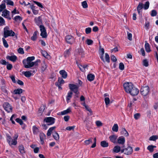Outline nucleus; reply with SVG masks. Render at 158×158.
I'll return each instance as SVG.
<instances>
[{"label": "nucleus", "mask_w": 158, "mask_h": 158, "mask_svg": "<svg viewBox=\"0 0 158 158\" xmlns=\"http://www.w3.org/2000/svg\"><path fill=\"white\" fill-rule=\"evenodd\" d=\"M35 60V57L33 56L28 57L26 60H24L23 63L24 67L26 68H30L34 66V63L32 61Z\"/></svg>", "instance_id": "f257e3e1"}, {"label": "nucleus", "mask_w": 158, "mask_h": 158, "mask_svg": "<svg viewBox=\"0 0 158 158\" xmlns=\"http://www.w3.org/2000/svg\"><path fill=\"white\" fill-rule=\"evenodd\" d=\"M15 33L12 30H10L9 27L6 26L4 29V37L6 38L8 36H14Z\"/></svg>", "instance_id": "f03ea898"}, {"label": "nucleus", "mask_w": 158, "mask_h": 158, "mask_svg": "<svg viewBox=\"0 0 158 158\" xmlns=\"http://www.w3.org/2000/svg\"><path fill=\"white\" fill-rule=\"evenodd\" d=\"M121 153H123L124 154L126 155H130L132 154L133 152V149L131 146H128L126 148L122 149L121 150Z\"/></svg>", "instance_id": "7ed1b4c3"}, {"label": "nucleus", "mask_w": 158, "mask_h": 158, "mask_svg": "<svg viewBox=\"0 0 158 158\" xmlns=\"http://www.w3.org/2000/svg\"><path fill=\"white\" fill-rule=\"evenodd\" d=\"M123 85L126 92L128 93L134 86V85L131 82L125 83Z\"/></svg>", "instance_id": "20e7f679"}, {"label": "nucleus", "mask_w": 158, "mask_h": 158, "mask_svg": "<svg viewBox=\"0 0 158 158\" xmlns=\"http://www.w3.org/2000/svg\"><path fill=\"white\" fill-rule=\"evenodd\" d=\"M149 88L148 86L142 87L140 90L141 94L144 96L147 95L149 94Z\"/></svg>", "instance_id": "39448f33"}, {"label": "nucleus", "mask_w": 158, "mask_h": 158, "mask_svg": "<svg viewBox=\"0 0 158 158\" xmlns=\"http://www.w3.org/2000/svg\"><path fill=\"white\" fill-rule=\"evenodd\" d=\"M44 120L46 123L44 125L45 127L46 125H49L53 124L55 122V119L54 118L50 117L45 118Z\"/></svg>", "instance_id": "423d86ee"}, {"label": "nucleus", "mask_w": 158, "mask_h": 158, "mask_svg": "<svg viewBox=\"0 0 158 158\" xmlns=\"http://www.w3.org/2000/svg\"><path fill=\"white\" fill-rule=\"evenodd\" d=\"M39 27L41 31L40 35L43 38H46L47 36L46 30L44 26L42 25L40 26Z\"/></svg>", "instance_id": "0eeeda50"}, {"label": "nucleus", "mask_w": 158, "mask_h": 158, "mask_svg": "<svg viewBox=\"0 0 158 158\" xmlns=\"http://www.w3.org/2000/svg\"><path fill=\"white\" fill-rule=\"evenodd\" d=\"M69 87L70 89L73 91L75 94H79L78 89L79 86L78 85L73 84H69Z\"/></svg>", "instance_id": "6e6552de"}, {"label": "nucleus", "mask_w": 158, "mask_h": 158, "mask_svg": "<svg viewBox=\"0 0 158 158\" xmlns=\"http://www.w3.org/2000/svg\"><path fill=\"white\" fill-rule=\"evenodd\" d=\"M65 39L66 42L70 44H72L75 42L74 38L70 35H68L66 36Z\"/></svg>", "instance_id": "1a4fd4ad"}, {"label": "nucleus", "mask_w": 158, "mask_h": 158, "mask_svg": "<svg viewBox=\"0 0 158 158\" xmlns=\"http://www.w3.org/2000/svg\"><path fill=\"white\" fill-rule=\"evenodd\" d=\"M139 93V89L134 86L129 93L132 96H134L137 95Z\"/></svg>", "instance_id": "9d476101"}, {"label": "nucleus", "mask_w": 158, "mask_h": 158, "mask_svg": "<svg viewBox=\"0 0 158 158\" xmlns=\"http://www.w3.org/2000/svg\"><path fill=\"white\" fill-rule=\"evenodd\" d=\"M4 108L8 112H10L12 109V107L8 102H5L3 104Z\"/></svg>", "instance_id": "9b49d317"}, {"label": "nucleus", "mask_w": 158, "mask_h": 158, "mask_svg": "<svg viewBox=\"0 0 158 158\" xmlns=\"http://www.w3.org/2000/svg\"><path fill=\"white\" fill-rule=\"evenodd\" d=\"M35 70L34 69L33 70H30L29 71H23L22 72V73L26 77H30L32 75L33 73H35Z\"/></svg>", "instance_id": "f8f14e48"}, {"label": "nucleus", "mask_w": 158, "mask_h": 158, "mask_svg": "<svg viewBox=\"0 0 158 158\" xmlns=\"http://www.w3.org/2000/svg\"><path fill=\"white\" fill-rule=\"evenodd\" d=\"M2 16L9 20L11 19L10 15V12L6 10H5L3 11L2 12Z\"/></svg>", "instance_id": "ddd939ff"}, {"label": "nucleus", "mask_w": 158, "mask_h": 158, "mask_svg": "<svg viewBox=\"0 0 158 158\" xmlns=\"http://www.w3.org/2000/svg\"><path fill=\"white\" fill-rule=\"evenodd\" d=\"M40 143L43 144L44 143V140L46 139V135L43 133H41L40 135Z\"/></svg>", "instance_id": "4468645a"}, {"label": "nucleus", "mask_w": 158, "mask_h": 158, "mask_svg": "<svg viewBox=\"0 0 158 158\" xmlns=\"http://www.w3.org/2000/svg\"><path fill=\"white\" fill-rule=\"evenodd\" d=\"M35 21L36 24L38 26H40L42 23L41 17L40 16L36 17L35 19Z\"/></svg>", "instance_id": "2eb2a0df"}, {"label": "nucleus", "mask_w": 158, "mask_h": 158, "mask_svg": "<svg viewBox=\"0 0 158 158\" xmlns=\"http://www.w3.org/2000/svg\"><path fill=\"white\" fill-rule=\"evenodd\" d=\"M143 4L141 2H139L137 7V9L139 14L142 13V9L143 8Z\"/></svg>", "instance_id": "dca6fc26"}, {"label": "nucleus", "mask_w": 158, "mask_h": 158, "mask_svg": "<svg viewBox=\"0 0 158 158\" xmlns=\"http://www.w3.org/2000/svg\"><path fill=\"white\" fill-rule=\"evenodd\" d=\"M6 58L13 62H15L17 60V57L15 55L12 56H6Z\"/></svg>", "instance_id": "f3484780"}, {"label": "nucleus", "mask_w": 158, "mask_h": 158, "mask_svg": "<svg viewBox=\"0 0 158 158\" xmlns=\"http://www.w3.org/2000/svg\"><path fill=\"white\" fill-rule=\"evenodd\" d=\"M59 73L63 78L65 79L67 78V73L64 70H60L59 72Z\"/></svg>", "instance_id": "a211bd4d"}, {"label": "nucleus", "mask_w": 158, "mask_h": 158, "mask_svg": "<svg viewBox=\"0 0 158 158\" xmlns=\"http://www.w3.org/2000/svg\"><path fill=\"white\" fill-rule=\"evenodd\" d=\"M73 93L72 91H69L66 96V101L68 103L69 102V101L72 97Z\"/></svg>", "instance_id": "6ab92c4d"}, {"label": "nucleus", "mask_w": 158, "mask_h": 158, "mask_svg": "<svg viewBox=\"0 0 158 158\" xmlns=\"http://www.w3.org/2000/svg\"><path fill=\"white\" fill-rule=\"evenodd\" d=\"M47 68V65L45 61H43L41 63V70L43 72L45 71Z\"/></svg>", "instance_id": "aec40b11"}, {"label": "nucleus", "mask_w": 158, "mask_h": 158, "mask_svg": "<svg viewBox=\"0 0 158 158\" xmlns=\"http://www.w3.org/2000/svg\"><path fill=\"white\" fill-rule=\"evenodd\" d=\"M41 53L42 55L45 58L48 59H50V56L45 51H41Z\"/></svg>", "instance_id": "412c9836"}, {"label": "nucleus", "mask_w": 158, "mask_h": 158, "mask_svg": "<svg viewBox=\"0 0 158 158\" xmlns=\"http://www.w3.org/2000/svg\"><path fill=\"white\" fill-rule=\"evenodd\" d=\"M19 152L22 154H23L25 153V148L23 145H20L19 146Z\"/></svg>", "instance_id": "4be33fe9"}, {"label": "nucleus", "mask_w": 158, "mask_h": 158, "mask_svg": "<svg viewBox=\"0 0 158 158\" xmlns=\"http://www.w3.org/2000/svg\"><path fill=\"white\" fill-rule=\"evenodd\" d=\"M71 49L70 48L66 50L64 52V57H68L70 55Z\"/></svg>", "instance_id": "5701e85b"}, {"label": "nucleus", "mask_w": 158, "mask_h": 158, "mask_svg": "<svg viewBox=\"0 0 158 158\" xmlns=\"http://www.w3.org/2000/svg\"><path fill=\"white\" fill-rule=\"evenodd\" d=\"M71 111L70 107L68 108L67 110L60 112L61 114L62 115L67 114Z\"/></svg>", "instance_id": "b1692460"}, {"label": "nucleus", "mask_w": 158, "mask_h": 158, "mask_svg": "<svg viewBox=\"0 0 158 158\" xmlns=\"http://www.w3.org/2000/svg\"><path fill=\"white\" fill-rule=\"evenodd\" d=\"M145 48L146 51L148 52H150L151 51V50L150 49L149 45V44L147 42V41H145Z\"/></svg>", "instance_id": "393cba45"}, {"label": "nucleus", "mask_w": 158, "mask_h": 158, "mask_svg": "<svg viewBox=\"0 0 158 158\" xmlns=\"http://www.w3.org/2000/svg\"><path fill=\"white\" fill-rule=\"evenodd\" d=\"M125 141V138L123 137H120L118 139V143L119 144H124Z\"/></svg>", "instance_id": "a878e982"}, {"label": "nucleus", "mask_w": 158, "mask_h": 158, "mask_svg": "<svg viewBox=\"0 0 158 158\" xmlns=\"http://www.w3.org/2000/svg\"><path fill=\"white\" fill-rule=\"evenodd\" d=\"M95 76L94 74H89L87 76V79L89 81H93L94 79Z\"/></svg>", "instance_id": "bb28decb"}, {"label": "nucleus", "mask_w": 158, "mask_h": 158, "mask_svg": "<svg viewBox=\"0 0 158 158\" xmlns=\"http://www.w3.org/2000/svg\"><path fill=\"white\" fill-rule=\"evenodd\" d=\"M8 142L10 145H15L17 144V141L16 140L13 139L12 140H9L8 139Z\"/></svg>", "instance_id": "cd10ccee"}, {"label": "nucleus", "mask_w": 158, "mask_h": 158, "mask_svg": "<svg viewBox=\"0 0 158 158\" xmlns=\"http://www.w3.org/2000/svg\"><path fill=\"white\" fill-rule=\"evenodd\" d=\"M121 133L122 135H123L125 136H127L129 135V134L126 129H122L121 131Z\"/></svg>", "instance_id": "c85d7f7f"}, {"label": "nucleus", "mask_w": 158, "mask_h": 158, "mask_svg": "<svg viewBox=\"0 0 158 158\" xmlns=\"http://www.w3.org/2000/svg\"><path fill=\"white\" fill-rule=\"evenodd\" d=\"M117 138V136L115 135H112L109 137L110 141L113 143H115Z\"/></svg>", "instance_id": "c756f323"}, {"label": "nucleus", "mask_w": 158, "mask_h": 158, "mask_svg": "<svg viewBox=\"0 0 158 158\" xmlns=\"http://www.w3.org/2000/svg\"><path fill=\"white\" fill-rule=\"evenodd\" d=\"M23 90L21 89H18L14 90V93L15 94H19L22 93Z\"/></svg>", "instance_id": "7c9ffc66"}, {"label": "nucleus", "mask_w": 158, "mask_h": 158, "mask_svg": "<svg viewBox=\"0 0 158 158\" xmlns=\"http://www.w3.org/2000/svg\"><path fill=\"white\" fill-rule=\"evenodd\" d=\"M100 145L102 147L105 148L108 146V143L105 141H103L101 142Z\"/></svg>", "instance_id": "2f4dec72"}, {"label": "nucleus", "mask_w": 158, "mask_h": 158, "mask_svg": "<svg viewBox=\"0 0 158 158\" xmlns=\"http://www.w3.org/2000/svg\"><path fill=\"white\" fill-rule=\"evenodd\" d=\"M150 3L148 1L146 2L144 4H143V9L145 10L148 9Z\"/></svg>", "instance_id": "473e14b6"}, {"label": "nucleus", "mask_w": 158, "mask_h": 158, "mask_svg": "<svg viewBox=\"0 0 158 158\" xmlns=\"http://www.w3.org/2000/svg\"><path fill=\"white\" fill-rule=\"evenodd\" d=\"M38 32L37 31H35L33 33V36L31 37V39L33 41H35L36 40L37 38V35Z\"/></svg>", "instance_id": "72a5a7b5"}, {"label": "nucleus", "mask_w": 158, "mask_h": 158, "mask_svg": "<svg viewBox=\"0 0 158 158\" xmlns=\"http://www.w3.org/2000/svg\"><path fill=\"white\" fill-rule=\"evenodd\" d=\"M121 148L119 146H115L113 148V151L116 153H118L120 151L121 152Z\"/></svg>", "instance_id": "f704fd0d"}, {"label": "nucleus", "mask_w": 158, "mask_h": 158, "mask_svg": "<svg viewBox=\"0 0 158 158\" xmlns=\"http://www.w3.org/2000/svg\"><path fill=\"white\" fill-rule=\"evenodd\" d=\"M158 139V136L156 135H153L151 136L149 139L150 140L155 141Z\"/></svg>", "instance_id": "c9c22d12"}, {"label": "nucleus", "mask_w": 158, "mask_h": 158, "mask_svg": "<svg viewBox=\"0 0 158 158\" xmlns=\"http://www.w3.org/2000/svg\"><path fill=\"white\" fill-rule=\"evenodd\" d=\"M5 38L4 37L2 38V40L3 41V44L4 46L5 47L7 48L8 47L9 45L6 40L5 39Z\"/></svg>", "instance_id": "e433bc0d"}, {"label": "nucleus", "mask_w": 158, "mask_h": 158, "mask_svg": "<svg viewBox=\"0 0 158 158\" xmlns=\"http://www.w3.org/2000/svg\"><path fill=\"white\" fill-rule=\"evenodd\" d=\"M87 65H80L79 67L80 69L82 72H84L86 69H87Z\"/></svg>", "instance_id": "4c0bfd02"}, {"label": "nucleus", "mask_w": 158, "mask_h": 158, "mask_svg": "<svg viewBox=\"0 0 158 158\" xmlns=\"http://www.w3.org/2000/svg\"><path fill=\"white\" fill-rule=\"evenodd\" d=\"M53 137L55 139L57 140L59 139V136L58 134L56 132L53 133Z\"/></svg>", "instance_id": "58836bf2"}, {"label": "nucleus", "mask_w": 158, "mask_h": 158, "mask_svg": "<svg viewBox=\"0 0 158 158\" xmlns=\"http://www.w3.org/2000/svg\"><path fill=\"white\" fill-rule=\"evenodd\" d=\"M85 143L86 145H89L91 143H92V139L90 138L88 140H86L84 142Z\"/></svg>", "instance_id": "ea45409f"}, {"label": "nucleus", "mask_w": 158, "mask_h": 158, "mask_svg": "<svg viewBox=\"0 0 158 158\" xmlns=\"http://www.w3.org/2000/svg\"><path fill=\"white\" fill-rule=\"evenodd\" d=\"M14 19L16 21H21L22 20V18L19 16H16L14 17Z\"/></svg>", "instance_id": "a19ab883"}, {"label": "nucleus", "mask_w": 158, "mask_h": 158, "mask_svg": "<svg viewBox=\"0 0 158 158\" xmlns=\"http://www.w3.org/2000/svg\"><path fill=\"white\" fill-rule=\"evenodd\" d=\"M5 21L4 19L1 17L0 16V25L2 26L5 25Z\"/></svg>", "instance_id": "79ce46f5"}, {"label": "nucleus", "mask_w": 158, "mask_h": 158, "mask_svg": "<svg viewBox=\"0 0 158 158\" xmlns=\"http://www.w3.org/2000/svg\"><path fill=\"white\" fill-rule=\"evenodd\" d=\"M82 6L83 8H86L88 7V5L86 1H84L82 3Z\"/></svg>", "instance_id": "37998d69"}, {"label": "nucleus", "mask_w": 158, "mask_h": 158, "mask_svg": "<svg viewBox=\"0 0 158 158\" xmlns=\"http://www.w3.org/2000/svg\"><path fill=\"white\" fill-rule=\"evenodd\" d=\"M147 149L150 152H153L154 150L152 147V145H150L148 146L147 147Z\"/></svg>", "instance_id": "c03bdc74"}, {"label": "nucleus", "mask_w": 158, "mask_h": 158, "mask_svg": "<svg viewBox=\"0 0 158 158\" xmlns=\"http://www.w3.org/2000/svg\"><path fill=\"white\" fill-rule=\"evenodd\" d=\"M6 7L5 4L2 3L0 5V11H2Z\"/></svg>", "instance_id": "a18cd8bd"}, {"label": "nucleus", "mask_w": 158, "mask_h": 158, "mask_svg": "<svg viewBox=\"0 0 158 158\" xmlns=\"http://www.w3.org/2000/svg\"><path fill=\"white\" fill-rule=\"evenodd\" d=\"M91 31V29L90 27L86 28L85 29V32L86 34H88L90 33Z\"/></svg>", "instance_id": "49530a36"}, {"label": "nucleus", "mask_w": 158, "mask_h": 158, "mask_svg": "<svg viewBox=\"0 0 158 158\" xmlns=\"http://www.w3.org/2000/svg\"><path fill=\"white\" fill-rule=\"evenodd\" d=\"M105 59L106 61L108 63L110 62V57L108 54L107 53H105Z\"/></svg>", "instance_id": "de8ad7c7"}, {"label": "nucleus", "mask_w": 158, "mask_h": 158, "mask_svg": "<svg viewBox=\"0 0 158 158\" xmlns=\"http://www.w3.org/2000/svg\"><path fill=\"white\" fill-rule=\"evenodd\" d=\"M86 42L88 45H91L93 44V41L91 40L87 39L86 40Z\"/></svg>", "instance_id": "09e8293b"}, {"label": "nucleus", "mask_w": 158, "mask_h": 158, "mask_svg": "<svg viewBox=\"0 0 158 158\" xmlns=\"http://www.w3.org/2000/svg\"><path fill=\"white\" fill-rule=\"evenodd\" d=\"M16 121L19 123L20 125H22L23 124V123L22 120L18 118H17L15 119Z\"/></svg>", "instance_id": "8fccbe9b"}, {"label": "nucleus", "mask_w": 158, "mask_h": 158, "mask_svg": "<svg viewBox=\"0 0 158 158\" xmlns=\"http://www.w3.org/2000/svg\"><path fill=\"white\" fill-rule=\"evenodd\" d=\"M13 67L12 65L10 64L7 63L6 68L8 70H10Z\"/></svg>", "instance_id": "3c124183"}, {"label": "nucleus", "mask_w": 158, "mask_h": 158, "mask_svg": "<svg viewBox=\"0 0 158 158\" xmlns=\"http://www.w3.org/2000/svg\"><path fill=\"white\" fill-rule=\"evenodd\" d=\"M143 64L144 66L146 67H147L148 66V62L147 60L145 59L143 60Z\"/></svg>", "instance_id": "603ef678"}, {"label": "nucleus", "mask_w": 158, "mask_h": 158, "mask_svg": "<svg viewBox=\"0 0 158 158\" xmlns=\"http://www.w3.org/2000/svg\"><path fill=\"white\" fill-rule=\"evenodd\" d=\"M151 15L152 16H155L157 15V12L155 10H152L151 11Z\"/></svg>", "instance_id": "864d4df0"}, {"label": "nucleus", "mask_w": 158, "mask_h": 158, "mask_svg": "<svg viewBox=\"0 0 158 158\" xmlns=\"http://www.w3.org/2000/svg\"><path fill=\"white\" fill-rule=\"evenodd\" d=\"M33 2L34 3H35V4H36L38 6H39L40 7L42 8H43V6H42V4L41 3H40V2H37L35 1H34Z\"/></svg>", "instance_id": "5fc2aeb1"}, {"label": "nucleus", "mask_w": 158, "mask_h": 158, "mask_svg": "<svg viewBox=\"0 0 158 158\" xmlns=\"http://www.w3.org/2000/svg\"><path fill=\"white\" fill-rule=\"evenodd\" d=\"M124 68V66L123 64L122 63H120L119 64V69L121 70H123Z\"/></svg>", "instance_id": "6e6d98bb"}, {"label": "nucleus", "mask_w": 158, "mask_h": 158, "mask_svg": "<svg viewBox=\"0 0 158 158\" xmlns=\"http://www.w3.org/2000/svg\"><path fill=\"white\" fill-rule=\"evenodd\" d=\"M105 102L106 105H108L110 103L109 98H106L105 99Z\"/></svg>", "instance_id": "4d7b16f0"}, {"label": "nucleus", "mask_w": 158, "mask_h": 158, "mask_svg": "<svg viewBox=\"0 0 158 158\" xmlns=\"http://www.w3.org/2000/svg\"><path fill=\"white\" fill-rule=\"evenodd\" d=\"M111 59L114 62H116L117 60L115 56L114 55H112L111 56Z\"/></svg>", "instance_id": "13d9d810"}, {"label": "nucleus", "mask_w": 158, "mask_h": 158, "mask_svg": "<svg viewBox=\"0 0 158 158\" xmlns=\"http://www.w3.org/2000/svg\"><path fill=\"white\" fill-rule=\"evenodd\" d=\"M18 52L19 53L21 54H23L24 53V50L23 48H20L18 50Z\"/></svg>", "instance_id": "bf43d9fd"}, {"label": "nucleus", "mask_w": 158, "mask_h": 158, "mask_svg": "<svg viewBox=\"0 0 158 158\" xmlns=\"http://www.w3.org/2000/svg\"><path fill=\"white\" fill-rule=\"evenodd\" d=\"M140 116V114L139 113H136L134 115V117L136 119H137L139 118Z\"/></svg>", "instance_id": "052dcab7"}, {"label": "nucleus", "mask_w": 158, "mask_h": 158, "mask_svg": "<svg viewBox=\"0 0 158 158\" xmlns=\"http://www.w3.org/2000/svg\"><path fill=\"white\" fill-rule=\"evenodd\" d=\"M58 81L59 82L60 84H63L64 83V81L61 78H59L58 80Z\"/></svg>", "instance_id": "680f3d73"}, {"label": "nucleus", "mask_w": 158, "mask_h": 158, "mask_svg": "<svg viewBox=\"0 0 158 158\" xmlns=\"http://www.w3.org/2000/svg\"><path fill=\"white\" fill-rule=\"evenodd\" d=\"M96 125L98 127L102 125V124L101 122L99 121H97L96 122Z\"/></svg>", "instance_id": "e2e57ef3"}, {"label": "nucleus", "mask_w": 158, "mask_h": 158, "mask_svg": "<svg viewBox=\"0 0 158 158\" xmlns=\"http://www.w3.org/2000/svg\"><path fill=\"white\" fill-rule=\"evenodd\" d=\"M12 16H13V15L16 14H18L19 13L18 11H17L16 9V8L15 9L13 10L12 12Z\"/></svg>", "instance_id": "0e129e2a"}, {"label": "nucleus", "mask_w": 158, "mask_h": 158, "mask_svg": "<svg viewBox=\"0 0 158 158\" xmlns=\"http://www.w3.org/2000/svg\"><path fill=\"white\" fill-rule=\"evenodd\" d=\"M84 106H85V108L86 109L89 111L90 113H92V111H91V110L90 109H89L88 107L87 106L85 103L84 104Z\"/></svg>", "instance_id": "69168bd1"}, {"label": "nucleus", "mask_w": 158, "mask_h": 158, "mask_svg": "<svg viewBox=\"0 0 158 158\" xmlns=\"http://www.w3.org/2000/svg\"><path fill=\"white\" fill-rule=\"evenodd\" d=\"M7 5H9L11 6H13L14 2H13L8 0L6 2Z\"/></svg>", "instance_id": "338daca9"}, {"label": "nucleus", "mask_w": 158, "mask_h": 158, "mask_svg": "<svg viewBox=\"0 0 158 158\" xmlns=\"http://www.w3.org/2000/svg\"><path fill=\"white\" fill-rule=\"evenodd\" d=\"M127 37L128 39L130 40H132V34L131 33L127 32Z\"/></svg>", "instance_id": "774afa93"}]
</instances>
